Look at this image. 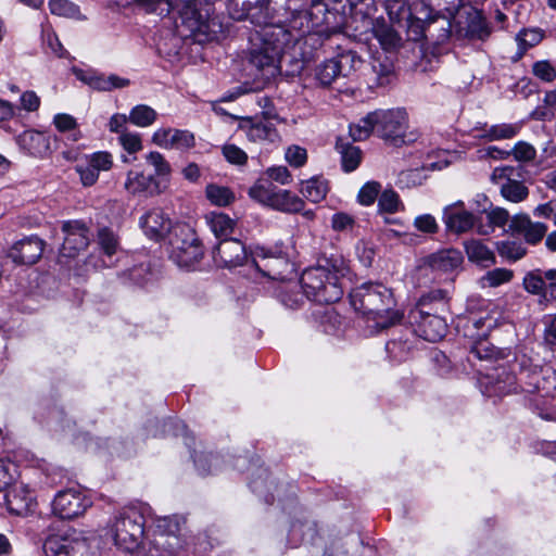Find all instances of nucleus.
Masks as SVG:
<instances>
[{
	"instance_id": "obj_56",
	"label": "nucleus",
	"mask_w": 556,
	"mask_h": 556,
	"mask_svg": "<svg viewBox=\"0 0 556 556\" xmlns=\"http://www.w3.org/2000/svg\"><path fill=\"white\" fill-rule=\"evenodd\" d=\"M381 191V185L377 181L366 182L359 190L357 199L362 205H371Z\"/></svg>"
},
{
	"instance_id": "obj_34",
	"label": "nucleus",
	"mask_w": 556,
	"mask_h": 556,
	"mask_svg": "<svg viewBox=\"0 0 556 556\" xmlns=\"http://www.w3.org/2000/svg\"><path fill=\"white\" fill-rule=\"evenodd\" d=\"M146 163L151 166L154 170L152 176L159 181H162V186H165V190L169 184V177L172 174V166L165 156L159 151H150L144 155Z\"/></svg>"
},
{
	"instance_id": "obj_59",
	"label": "nucleus",
	"mask_w": 556,
	"mask_h": 556,
	"mask_svg": "<svg viewBox=\"0 0 556 556\" xmlns=\"http://www.w3.org/2000/svg\"><path fill=\"white\" fill-rule=\"evenodd\" d=\"M118 142L128 153H137L142 150L141 136L138 132L127 130L118 136Z\"/></svg>"
},
{
	"instance_id": "obj_48",
	"label": "nucleus",
	"mask_w": 556,
	"mask_h": 556,
	"mask_svg": "<svg viewBox=\"0 0 556 556\" xmlns=\"http://www.w3.org/2000/svg\"><path fill=\"white\" fill-rule=\"evenodd\" d=\"M53 124L59 131L70 132L68 139L77 141L80 138L77 122L72 115L65 113L56 114L53 118Z\"/></svg>"
},
{
	"instance_id": "obj_62",
	"label": "nucleus",
	"mask_w": 556,
	"mask_h": 556,
	"mask_svg": "<svg viewBox=\"0 0 556 556\" xmlns=\"http://www.w3.org/2000/svg\"><path fill=\"white\" fill-rule=\"evenodd\" d=\"M223 155L229 163L236 165H243L248 161L247 153L236 144L231 143L223 147Z\"/></svg>"
},
{
	"instance_id": "obj_3",
	"label": "nucleus",
	"mask_w": 556,
	"mask_h": 556,
	"mask_svg": "<svg viewBox=\"0 0 556 556\" xmlns=\"http://www.w3.org/2000/svg\"><path fill=\"white\" fill-rule=\"evenodd\" d=\"M348 273V267L341 257L330 258L325 265L304 270L301 276V287L307 299L319 304H330L343 295L341 279Z\"/></svg>"
},
{
	"instance_id": "obj_26",
	"label": "nucleus",
	"mask_w": 556,
	"mask_h": 556,
	"mask_svg": "<svg viewBox=\"0 0 556 556\" xmlns=\"http://www.w3.org/2000/svg\"><path fill=\"white\" fill-rule=\"evenodd\" d=\"M452 34V21L443 15H434L421 25L420 36L434 45H443Z\"/></svg>"
},
{
	"instance_id": "obj_13",
	"label": "nucleus",
	"mask_w": 556,
	"mask_h": 556,
	"mask_svg": "<svg viewBox=\"0 0 556 556\" xmlns=\"http://www.w3.org/2000/svg\"><path fill=\"white\" fill-rule=\"evenodd\" d=\"M62 231L64 233V241L60 249V260L74 258L88 247L90 233L88 227L83 222H64Z\"/></svg>"
},
{
	"instance_id": "obj_24",
	"label": "nucleus",
	"mask_w": 556,
	"mask_h": 556,
	"mask_svg": "<svg viewBox=\"0 0 556 556\" xmlns=\"http://www.w3.org/2000/svg\"><path fill=\"white\" fill-rule=\"evenodd\" d=\"M139 224L146 236L155 241L162 240L174 232L170 218L161 208H152L147 212L140 218Z\"/></svg>"
},
{
	"instance_id": "obj_46",
	"label": "nucleus",
	"mask_w": 556,
	"mask_h": 556,
	"mask_svg": "<svg viewBox=\"0 0 556 556\" xmlns=\"http://www.w3.org/2000/svg\"><path fill=\"white\" fill-rule=\"evenodd\" d=\"M337 63L340 65L342 77L350 76L353 72L358 70L363 64L362 58L353 50L342 51L334 56Z\"/></svg>"
},
{
	"instance_id": "obj_47",
	"label": "nucleus",
	"mask_w": 556,
	"mask_h": 556,
	"mask_svg": "<svg viewBox=\"0 0 556 556\" xmlns=\"http://www.w3.org/2000/svg\"><path fill=\"white\" fill-rule=\"evenodd\" d=\"M536 392H542L546 396L556 394V370L552 367L544 366L540 368Z\"/></svg>"
},
{
	"instance_id": "obj_32",
	"label": "nucleus",
	"mask_w": 556,
	"mask_h": 556,
	"mask_svg": "<svg viewBox=\"0 0 556 556\" xmlns=\"http://www.w3.org/2000/svg\"><path fill=\"white\" fill-rule=\"evenodd\" d=\"M428 263L433 270L451 273L462 265L463 255L456 249H446L431 254Z\"/></svg>"
},
{
	"instance_id": "obj_45",
	"label": "nucleus",
	"mask_w": 556,
	"mask_h": 556,
	"mask_svg": "<svg viewBox=\"0 0 556 556\" xmlns=\"http://www.w3.org/2000/svg\"><path fill=\"white\" fill-rule=\"evenodd\" d=\"M205 194L210 202L217 206H227L235 201V194L228 187L215 184L206 186Z\"/></svg>"
},
{
	"instance_id": "obj_17",
	"label": "nucleus",
	"mask_w": 556,
	"mask_h": 556,
	"mask_svg": "<svg viewBox=\"0 0 556 556\" xmlns=\"http://www.w3.org/2000/svg\"><path fill=\"white\" fill-rule=\"evenodd\" d=\"M85 547V539L75 530L49 535L43 543L46 556H72Z\"/></svg>"
},
{
	"instance_id": "obj_51",
	"label": "nucleus",
	"mask_w": 556,
	"mask_h": 556,
	"mask_svg": "<svg viewBox=\"0 0 556 556\" xmlns=\"http://www.w3.org/2000/svg\"><path fill=\"white\" fill-rule=\"evenodd\" d=\"M544 38V31L540 28L522 29L517 34L516 40L522 50H527L540 43Z\"/></svg>"
},
{
	"instance_id": "obj_7",
	"label": "nucleus",
	"mask_w": 556,
	"mask_h": 556,
	"mask_svg": "<svg viewBox=\"0 0 556 556\" xmlns=\"http://www.w3.org/2000/svg\"><path fill=\"white\" fill-rule=\"evenodd\" d=\"M540 368L526 355L516 356L509 372L503 369L495 376L489 377L492 392L495 395L517 392L534 393L538 390Z\"/></svg>"
},
{
	"instance_id": "obj_11",
	"label": "nucleus",
	"mask_w": 556,
	"mask_h": 556,
	"mask_svg": "<svg viewBox=\"0 0 556 556\" xmlns=\"http://www.w3.org/2000/svg\"><path fill=\"white\" fill-rule=\"evenodd\" d=\"M497 325V320L491 316L485 317H473L467 320L466 336L475 339L473 344L470 349V354L480 361H492L505 358L507 352L505 350L497 349L493 343L486 339L488 331Z\"/></svg>"
},
{
	"instance_id": "obj_21",
	"label": "nucleus",
	"mask_w": 556,
	"mask_h": 556,
	"mask_svg": "<svg viewBox=\"0 0 556 556\" xmlns=\"http://www.w3.org/2000/svg\"><path fill=\"white\" fill-rule=\"evenodd\" d=\"M213 260L217 266L231 268L243 265L248 253L240 240L229 238L219 241L213 250Z\"/></svg>"
},
{
	"instance_id": "obj_38",
	"label": "nucleus",
	"mask_w": 556,
	"mask_h": 556,
	"mask_svg": "<svg viewBox=\"0 0 556 556\" xmlns=\"http://www.w3.org/2000/svg\"><path fill=\"white\" fill-rule=\"evenodd\" d=\"M300 192L313 203H318L328 193V181L321 177H312L301 184Z\"/></svg>"
},
{
	"instance_id": "obj_15",
	"label": "nucleus",
	"mask_w": 556,
	"mask_h": 556,
	"mask_svg": "<svg viewBox=\"0 0 556 556\" xmlns=\"http://www.w3.org/2000/svg\"><path fill=\"white\" fill-rule=\"evenodd\" d=\"M89 505L90 501L80 490L71 488L60 491L54 496L52 509L60 518L72 519L80 516Z\"/></svg>"
},
{
	"instance_id": "obj_57",
	"label": "nucleus",
	"mask_w": 556,
	"mask_h": 556,
	"mask_svg": "<svg viewBox=\"0 0 556 556\" xmlns=\"http://www.w3.org/2000/svg\"><path fill=\"white\" fill-rule=\"evenodd\" d=\"M401 205L397 193L393 190H384L378 199V206L381 211L387 213H395Z\"/></svg>"
},
{
	"instance_id": "obj_58",
	"label": "nucleus",
	"mask_w": 556,
	"mask_h": 556,
	"mask_svg": "<svg viewBox=\"0 0 556 556\" xmlns=\"http://www.w3.org/2000/svg\"><path fill=\"white\" fill-rule=\"evenodd\" d=\"M42 40L47 48L50 49L51 53L58 58H65L67 55V51L63 48L58 36L51 28H42Z\"/></svg>"
},
{
	"instance_id": "obj_53",
	"label": "nucleus",
	"mask_w": 556,
	"mask_h": 556,
	"mask_svg": "<svg viewBox=\"0 0 556 556\" xmlns=\"http://www.w3.org/2000/svg\"><path fill=\"white\" fill-rule=\"evenodd\" d=\"M498 254L509 261H518L526 255V249L521 243L503 241L497 245Z\"/></svg>"
},
{
	"instance_id": "obj_49",
	"label": "nucleus",
	"mask_w": 556,
	"mask_h": 556,
	"mask_svg": "<svg viewBox=\"0 0 556 556\" xmlns=\"http://www.w3.org/2000/svg\"><path fill=\"white\" fill-rule=\"evenodd\" d=\"M50 12L58 16L78 18L80 11L79 7L68 0H50Z\"/></svg>"
},
{
	"instance_id": "obj_14",
	"label": "nucleus",
	"mask_w": 556,
	"mask_h": 556,
	"mask_svg": "<svg viewBox=\"0 0 556 556\" xmlns=\"http://www.w3.org/2000/svg\"><path fill=\"white\" fill-rule=\"evenodd\" d=\"M408 318L410 323L416 325L415 331L427 341L435 342L446 333L447 324L445 319L425 311V308L416 307L412 309Z\"/></svg>"
},
{
	"instance_id": "obj_27",
	"label": "nucleus",
	"mask_w": 556,
	"mask_h": 556,
	"mask_svg": "<svg viewBox=\"0 0 556 556\" xmlns=\"http://www.w3.org/2000/svg\"><path fill=\"white\" fill-rule=\"evenodd\" d=\"M509 229L523 236L530 244H535L542 240L547 231V226L542 223H533L527 215H515L511 217Z\"/></svg>"
},
{
	"instance_id": "obj_4",
	"label": "nucleus",
	"mask_w": 556,
	"mask_h": 556,
	"mask_svg": "<svg viewBox=\"0 0 556 556\" xmlns=\"http://www.w3.org/2000/svg\"><path fill=\"white\" fill-rule=\"evenodd\" d=\"M407 114L403 109L376 110L350 126L353 140H365L372 132L393 146L405 143Z\"/></svg>"
},
{
	"instance_id": "obj_44",
	"label": "nucleus",
	"mask_w": 556,
	"mask_h": 556,
	"mask_svg": "<svg viewBox=\"0 0 556 556\" xmlns=\"http://www.w3.org/2000/svg\"><path fill=\"white\" fill-rule=\"evenodd\" d=\"M337 150L341 154L342 167L345 172H353L358 167L362 156L358 147L348 143H338Z\"/></svg>"
},
{
	"instance_id": "obj_8",
	"label": "nucleus",
	"mask_w": 556,
	"mask_h": 556,
	"mask_svg": "<svg viewBox=\"0 0 556 556\" xmlns=\"http://www.w3.org/2000/svg\"><path fill=\"white\" fill-rule=\"evenodd\" d=\"M154 531L160 536L146 556H184V541L179 538L184 518L173 515L151 517Z\"/></svg>"
},
{
	"instance_id": "obj_55",
	"label": "nucleus",
	"mask_w": 556,
	"mask_h": 556,
	"mask_svg": "<svg viewBox=\"0 0 556 556\" xmlns=\"http://www.w3.org/2000/svg\"><path fill=\"white\" fill-rule=\"evenodd\" d=\"M533 75L545 83L556 79V67L546 60L538 61L532 65Z\"/></svg>"
},
{
	"instance_id": "obj_50",
	"label": "nucleus",
	"mask_w": 556,
	"mask_h": 556,
	"mask_svg": "<svg viewBox=\"0 0 556 556\" xmlns=\"http://www.w3.org/2000/svg\"><path fill=\"white\" fill-rule=\"evenodd\" d=\"M98 243L104 255L112 257L118 249V239L109 228H101L98 232Z\"/></svg>"
},
{
	"instance_id": "obj_63",
	"label": "nucleus",
	"mask_w": 556,
	"mask_h": 556,
	"mask_svg": "<svg viewBox=\"0 0 556 556\" xmlns=\"http://www.w3.org/2000/svg\"><path fill=\"white\" fill-rule=\"evenodd\" d=\"M414 226L419 231L429 235L435 233L439 229L438 223L431 214H422L415 217Z\"/></svg>"
},
{
	"instance_id": "obj_40",
	"label": "nucleus",
	"mask_w": 556,
	"mask_h": 556,
	"mask_svg": "<svg viewBox=\"0 0 556 556\" xmlns=\"http://www.w3.org/2000/svg\"><path fill=\"white\" fill-rule=\"evenodd\" d=\"M128 118L132 125L146 128L155 123L157 113L147 104H137L130 110Z\"/></svg>"
},
{
	"instance_id": "obj_42",
	"label": "nucleus",
	"mask_w": 556,
	"mask_h": 556,
	"mask_svg": "<svg viewBox=\"0 0 556 556\" xmlns=\"http://www.w3.org/2000/svg\"><path fill=\"white\" fill-rule=\"evenodd\" d=\"M521 126L519 124H496L484 129L482 138L490 141L511 139L519 132Z\"/></svg>"
},
{
	"instance_id": "obj_52",
	"label": "nucleus",
	"mask_w": 556,
	"mask_h": 556,
	"mask_svg": "<svg viewBox=\"0 0 556 556\" xmlns=\"http://www.w3.org/2000/svg\"><path fill=\"white\" fill-rule=\"evenodd\" d=\"M544 273L536 269L528 273L523 278L525 289L532 294H540L545 288H547Z\"/></svg>"
},
{
	"instance_id": "obj_31",
	"label": "nucleus",
	"mask_w": 556,
	"mask_h": 556,
	"mask_svg": "<svg viewBox=\"0 0 556 556\" xmlns=\"http://www.w3.org/2000/svg\"><path fill=\"white\" fill-rule=\"evenodd\" d=\"M250 257L253 266L264 275L273 278L280 276V273L275 270V264L285 261L282 257L275 255L270 250L256 245L250 251Z\"/></svg>"
},
{
	"instance_id": "obj_16",
	"label": "nucleus",
	"mask_w": 556,
	"mask_h": 556,
	"mask_svg": "<svg viewBox=\"0 0 556 556\" xmlns=\"http://www.w3.org/2000/svg\"><path fill=\"white\" fill-rule=\"evenodd\" d=\"M152 143L164 150L188 151L195 146V137L188 129L172 127L157 128L152 137Z\"/></svg>"
},
{
	"instance_id": "obj_37",
	"label": "nucleus",
	"mask_w": 556,
	"mask_h": 556,
	"mask_svg": "<svg viewBox=\"0 0 556 556\" xmlns=\"http://www.w3.org/2000/svg\"><path fill=\"white\" fill-rule=\"evenodd\" d=\"M465 250L469 261L481 266H490L495 263L494 253L481 241L469 240L465 243Z\"/></svg>"
},
{
	"instance_id": "obj_54",
	"label": "nucleus",
	"mask_w": 556,
	"mask_h": 556,
	"mask_svg": "<svg viewBox=\"0 0 556 556\" xmlns=\"http://www.w3.org/2000/svg\"><path fill=\"white\" fill-rule=\"evenodd\" d=\"M75 169L85 187L93 186L99 178L100 173L96 168L91 167L90 162L86 157L76 165Z\"/></svg>"
},
{
	"instance_id": "obj_64",
	"label": "nucleus",
	"mask_w": 556,
	"mask_h": 556,
	"mask_svg": "<svg viewBox=\"0 0 556 556\" xmlns=\"http://www.w3.org/2000/svg\"><path fill=\"white\" fill-rule=\"evenodd\" d=\"M265 174L267 176V178H266L267 180H269V181L274 180L281 185H288L292 180L291 174L286 166L268 167L266 169Z\"/></svg>"
},
{
	"instance_id": "obj_5",
	"label": "nucleus",
	"mask_w": 556,
	"mask_h": 556,
	"mask_svg": "<svg viewBox=\"0 0 556 556\" xmlns=\"http://www.w3.org/2000/svg\"><path fill=\"white\" fill-rule=\"evenodd\" d=\"M151 517V508L143 503L130 504L117 510L108 523V535L114 544L128 553L140 546L144 527Z\"/></svg>"
},
{
	"instance_id": "obj_19",
	"label": "nucleus",
	"mask_w": 556,
	"mask_h": 556,
	"mask_svg": "<svg viewBox=\"0 0 556 556\" xmlns=\"http://www.w3.org/2000/svg\"><path fill=\"white\" fill-rule=\"evenodd\" d=\"M228 12L233 20H250L252 23H266L268 0H228Z\"/></svg>"
},
{
	"instance_id": "obj_9",
	"label": "nucleus",
	"mask_w": 556,
	"mask_h": 556,
	"mask_svg": "<svg viewBox=\"0 0 556 556\" xmlns=\"http://www.w3.org/2000/svg\"><path fill=\"white\" fill-rule=\"evenodd\" d=\"M169 257L181 268L190 269L203 256V248L197 233L188 225H176L169 236Z\"/></svg>"
},
{
	"instance_id": "obj_43",
	"label": "nucleus",
	"mask_w": 556,
	"mask_h": 556,
	"mask_svg": "<svg viewBox=\"0 0 556 556\" xmlns=\"http://www.w3.org/2000/svg\"><path fill=\"white\" fill-rule=\"evenodd\" d=\"M21 140L24 146H27L29 153L33 155H42L49 150V141L42 132L25 131Z\"/></svg>"
},
{
	"instance_id": "obj_18",
	"label": "nucleus",
	"mask_w": 556,
	"mask_h": 556,
	"mask_svg": "<svg viewBox=\"0 0 556 556\" xmlns=\"http://www.w3.org/2000/svg\"><path fill=\"white\" fill-rule=\"evenodd\" d=\"M124 190L132 197H154L163 193L165 186H162V181L143 170L130 169L126 174Z\"/></svg>"
},
{
	"instance_id": "obj_61",
	"label": "nucleus",
	"mask_w": 556,
	"mask_h": 556,
	"mask_svg": "<svg viewBox=\"0 0 556 556\" xmlns=\"http://www.w3.org/2000/svg\"><path fill=\"white\" fill-rule=\"evenodd\" d=\"M86 159L90 162L91 167L96 168L99 173L104 170L111 169L113 165V157L109 152L99 151L94 152Z\"/></svg>"
},
{
	"instance_id": "obj_41",
	"label": "nucleus",
	"mask_w": 556,
	"mask_h": 556,
	"mask_svg": "<svg viewBox=\"0 0 556 556\" xmlns=\"http://www.w3.org/2000/svg\"><path fill=\"white\" fill-rule=\"evenodd\" d=\"M384 7L392 22H412L413 14L407 0H384Z\"/></svg>"
},
{
	"instance_id": "obj_35",
	"label": "nucleus",
	"mask_w": 556,
	"mask_h": 556,
	"mask_svg": "<svg viewBox=\"0 0 556 556\" xmlns=\"http://www.w3.org/2000/svg\"><path fill=\"white\" fill-rule=\"evenodd\" d=\"M340 77H342L340 65L334 56L324 60L314 70V78L321 87L331 86Z\"/></svg>"
},
{
	"instance_id": "obj_12",
	"label": "nucleus",
	"mask_w": 556,
	"mask_h": 556,
	"mask_svg": "<svg viewBox=\"0 0 556 556\" xmlns=\"http://www.w3.org/2000/svg\"><path fill=\"white\" fill-rule=\"evenodd\" d=\"M350 3L351 15L345 22V31L355 40H368L369 31L383 20L376 16L377 7L375 0H348Z\"/></svg>"
},
{
	"instance_id": "obj_60",
	"label": "nucleus",
	"mask_w": 556,
	"mask_h": 556,
	"mask_svg": "<svg viewBox=\"0 0 556 556\" xmlns=\"http://www.w3.org/2000/svg\"><path fill=\"white\" fill-rule=\"evenodd\" d=\"M285 159L293 167H302L307 161L306 149L300 146H290L285 152Z\"/></svg>"
},
{
	"instance_id": "obj_23",
	"label": "nucleus",
	"mask_w": 556,
	"mask_h": 556,
	"mask_svg": "<svg viewBox=\"0 0 556 556\" xmlns=\"http://www.w3.org/2000/svg\"><path fill=\"white\" fill-rule=\"evenodd\" d=\"M442 220L450 232L463 233L476 224L472 213L465 208L463 201H457L444 207Z\"/></svg>"
},
{
	"instance_id": "obj_33",
	"label": "nucleus",
	"mask_w": 556,
	"mask_h": 556,
	"mask_svg": "<svg viewBox=\"0 0 556 556\" xmlns=\"http://www.w3.org/2000/svg\"><path fill=\"white\" fill-rule=\"evenodd\" d=\"M375 37L380 43L382 51L389 54L395 51L401 46L400 35L386 23L383 20H378V23L370 29L369 37Z\"/></svg>"
},
{
	"instance_id": "obj_1",
	"label": "nucleus",
	"mask_w": 556,
	"mask_h": 556,
	"mask_svg": "<svg viewBox=\"0 0 556 556\" xmlns=\"http://www.w3.org/2000/svg\"><path fill=\"white\" fill-rule=\"evenodd\" d=\"M291 16L287 24H265L250 38L245 60L251 74L261 83L278 75L283 66L288 74L302 72L311 52L303 46L320 45L323 35H329L331 12L323 0H287Z\"/></svg>"
},
{
	"instance_id": "obj_29",
	"label": "nucleus",
	"mask_w": 556,
	"mask_h": 556,
	"mask_svg": "<svg viewBox=\"0 0 556 556\" xmlns=\"http://www.w3.org/2000/svg\"><path fill=\"white\" fill-rule=\"evenodd\" d=\"M511 173L513 169L509 167H496L492 174V179L496 181L506 177V181L501 185L502 195L510 202H521L528 197L529 191L522 182L509 178Z\"/></svg>"
},
{
	"instance_id": "obj_10",
	"label": "nucleus",
	"mask_w": 556,
	"mask_h": 556,
	"mask_svg": "<svg viewBox=\"0 0 556 556\" xmlns=\"http://www.w3.org/2000/svg\"><path fill=\"white\" fill-rule=\"evenodd\" d=\"M254 201L283 213H298L304 208V201L289 190L280 189L267 179H258L249 189Z\"/></svg>"
},
{
	"instance_id": "obj_36",
	"label": "nucleus",
	"mask_w": 556,
	"mask_h": 556,
	"mask_svg": "<svg viewBox=\"0 0 556 556\" xmlns=\"http://www.w3.org/2000/svg\"><path fill=\"white\" fill-rule=\"evenodd\" d=\"M488 224L478 225V232L480 235H489L494 231L495 228H504L510 224V215L507 210L500 206H491L485 213Z\"/></svg>"
},
{
	"instance_id": "obj_6",
	"label": "nucleus",
	"mask_w": 556,
	"mask_h": 556,
	"mask_svg": "<svg viewBox=\"0 0 556 556\" xmlns=\"http://www.w3.org/2000/svg\"><path fill=\"white\" fill-rule=\"evenodd\" d=\"M166 4V9H162V12L166 10L169 12H177L181 21V25L185 26L190 36L199 42H207L218 39L223 33V25L218 16L214 15L211 8L198 9L194 0H163Z\"/></svg>"
},
{
	"instance_id": "obj_39",
	"label": "nucleus",
	"mask_w": 556,
	"mask_h": 556,
	"mask_svg": "<svg viewBox=\"0 0 556 556\" xmlns=\"http://www.w3.org/2000/svg\"><path fill=\"white\" fill-rule=\"evenodd\" d=\"M205 219L217 238L231 235L236 225L232 218L222 212H211L205 215Z\"/></svg>"
},
{
	"instance_id": "obj_20",
	"label": "nucleus",
	"mask_w": 556,
	"mask_h": 556,
	"mask_svg": "<svg viewBox=\"0 0 556 556\" xmlns=\"http://www.w3.org/2000/svg\"><path fill=\"white\" fill-rule=\"evenodd\" d=\"M365 76L370 88L391 84L395 76L393 58L386 52H375Z\"/></svg>"
},
{
	"instance_id": "obj_30",
	"label": "nucleus",
	"mask_w": 556,
	"mask_h": 556,
	"mask_svg": "<svg viewBox=\"0 0 556 556\" xmlns=\"http://www.w3.org/2000/svg\"><path fill=\"white\" fill-rule=\"evenodd\" d=\"M9 511L16 516L27 515L34 506V496L27 485H15L5 496Z\"/></svg>"
},
{
	"instance_id": "obj_28",
	"label": "nucleus",
	"mask_w": 556,
	"mask_h": 556,
	"mask_svg": "<svg viewBox=\"0 0 556 556\" xmlns=\"http://www.w3.org/2000/svg\"><path fill=\"white\" fill-rule=\"evenodd\" d=\"M239 128L252 142H275L279 137L277 129L269 122L244 118Z\"/></svg>"
},
{
	"instance_id": "obj_25",
	"label": "nucleus",
	"mask_w": 556,
	"mask_h": 556,
	"mask_svg": "<svg viewBox=\"0 0 556 556\" xmlns=\"http://www.w3.org/2000/svg\"><path fill=\"white\" fill-rule=\"evenodd\" d=\"M43 252V241L38 237H28L16 242L10 250L9 256L14 263L31 265Z\"/></svg>"
},
{
	"instance_id": "obj_2",
	"label": "nucleus",
	"mask_w": 556,
	"mask_h": 556,
	"mask_svg": "<svg viewBox=\"0 0 556 556\" xmlns=\"http://www.w3.org/2000/svg\"><path fill=\"white\" fill-rule=\"evenodd\" d=\"M350 301L354 309L372 319L379 330L387 329L403 318V314L394 308L392 291L379 282H366L356 287L350 293Z\"/></svg>"
},
{
	"instance_id": "obj_22",
	"label": "nucleus",
	"mask_w": 556,
	"mask_h": 556,
	"mask_svg": "<svg viewBox=\"0 0 556 556\" xmlns=\"http://www.w3.org/2000/svg\"><path fill=\"white\" fill-rule=\"evenodd\" d=\"M76 78L98 91L123 89L130 85L128 78L115 74L104 75L91 70H74Z\"/></svg>"
}]
</instances>
